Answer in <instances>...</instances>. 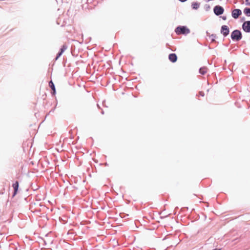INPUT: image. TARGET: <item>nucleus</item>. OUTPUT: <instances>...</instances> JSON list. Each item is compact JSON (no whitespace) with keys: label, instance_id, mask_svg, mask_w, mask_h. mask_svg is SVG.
I'll return each instance as SVG.
<instances>
[{"label":"nucleus","instance_id":"nucleus-1","mask_svg":"<svg viewBox=\"0 0 250 250\" xmlns=\"http://www.w3.org/2000/svg\"><path fill=\"white\" fill-rule=\"evenodd\" d=\"M175 32L178 35L188 34L190 32V30L186 26H178L175 29Z\"/></svg>","mask_w":250,"mask_h":250},{"label":"nucleus","instance_id":"nucleus-2","mask_svg":"<svg viewBox=\"0 0 250 250\" xmlns=\"http://www.w3.org/2000/svg\"><path fill=\"white\" fill-rule=\"evenodd\" d=\"M231 37L233 40L238 41L240 40L242 37L241 32L238 30H235L232 32Z\"/></svg>","mask_w":250,"mask_h":250},{"label":"nucleus","instance_id":"nucleus-3","mask_svg":"<svg viewBox=\"0 0 250 250\" xmlns=\"http://www.w3.org/2000/svg\"><path fill=\"white\" fill-rule=\"evenodd\" d=\"M214 12L216 15H221L224 12V9L220 6H216L214 8Z\"/></svg>","mask_w":250,"mask_h":250},{"label":"nucleus","instance_id":"nucleus-4","mask_svg":"<svg viewBox=\"0 0 250 250\" xmlns=\"http://www.w3.org/2000/svg\"><path fill=\"white\" fill-rule=\"evenodd\" d=\"M243 29L246 32H250V21H246L242 25Z\"/></svg>","mask_w":250,"mask_h":250},{"label":"nucleus","instance_id":"nucleus-5","mask_svg":"<svg viewBox=\"0 0 250 250\" xmlns=\"http://www.w3.org/2000/svg\"><path fill=\"white\" fill-rule=\"evenodd\" d=\"M242 12L240 9H236L232 11V16L234 19H237L241 15Z\"/></svg>","mask_w":250,"mask_h":250},{"label":"nucleus","instance_id":"nucleus-6","mask_svg":"<svg viewBox=\"0 0 250 250\" xmlns=\"http://www.w3.org/2000/svg\"><path fill=\"white\" fill-rule=\"evenodd\" d=\"M229 28L227 25L222 26L221 32L224 36H227L229 34Z\"/></svg>","mask_w":250,"mask_h":250},{"label":"nucleus","instance_id":"nucleus-7","mask_svg":"<svg viewBox=\"0 0 250 250\" xmlns=\"http://www.w3.org/2000/svg\"><path fill=\"white\" fill-rule=\"evenodd\" d=\"M168 59L171 62H175L177 60V57L175 54L171 53L169 55Z\"/></svg>","mask_w":250,"mask_h":250},{"label":"nucleus","instance_id":"nucleus-8","mask_svg":"<svg viewBox=\"0 0 250 250\" xmlns=\"http://www.w3.org/2000/svg\"><path fill=\"white\" fill-rule=\"evenodd\" d=\"M12 186H13V188H14V192L13 196H14L17 194L18 190V188H19V183H18V182L16 181L15 183H14L13 184Z\"/></svg>","mask_w":250,"mask_h":250},{"label":"nucleus","instance_id":"nucleus-9","mask_svg":"<svg viewBox=\"0 0 250 250\" xmlns=\"http://www.w3.org/2000/svg\"><path fill=\"white\" fill-rule=\"evenodd\" d=\"M66 48H67V46L65 44H64L62 46V48L61 49L60 52L58 54L56 58V60H57L61 56V55L62 54V53L66 49Z\"/></svg>","mask_w":250,"mask_h":250},{"label":"nucleus","instance_id":"nucleus-10","mask_svg":"<svg viewBox=\"0 0 250 250\" xmlns=\"http://www.w3.org/2000/svg\"><path fill=\"white\" fill-rule=\"evenodd\" d=\"M207 71L208 68L206 67H201L199 70L200 73L202 75L205 74L207 72Z\"/></svg>","mask_w":250,"mask_h":250},{"label":"nucleus","instance_id":"nucleus-11","mask_svg":"<svg viewBox=\"0 0 250 250\" xmlns=\"http://www.w3.org/2000/svg\"><path fill=\"white\" fill-rule=\"evenodd\" d=\"M200 4L198 2H193L192 3V7L194 9H197L199 7Z\"/></svg>","mask_w":250,"mask_h":250},{"label":"nucleus","instance_id":"nucleus-12","mask_svg":"<svg viewBox=\"0 0 250 250\" xmlns=\"http://www.w3.org/2000/svg\"><path fill=\"white\" fill-rule=\"evenodd\" d=\"M244 13L247 16H250V8H245L244 10Z\"/></svg>","mask_w":250,"mask_h":250},{"label":"nucleus","instance_id":"nucleus-13","mask_svg":"<svg viewBox=\"0 0 250 250\" xmlns=\"http://www.w3.org/2000/svg\"><path fill=\"white\" fill-rule=\"evenodd\" d=\"M49 86L51 87V88L53 90L54 93L55 92V88L54 84L52 81H51L49 83Z\"/></svg>","mask_w":250,"mask_h":250},{"label":"nucleus","instance_id":"nucleus-14","mask_svg":"<svg viewBox=\"0 0 250 250\" xmlns=\"http://www.w3.org/2000/svg\"><path fill=\"white\" fill-rule=\"evenodd\" d=\"M246 4L247 5H250V0H246Z\"/></svg>","mask_w":250,"mask_h":250},{"label":"nucleus","instance_id":"nucleus-15","mask_svg":"<svg viewBox=\"0 0 250 250\" xmlns=\"http://www.w3.org/2000/svg\"><path fill=\"white\" fill-rule=\"evenodd\" d=\"M222 19H223L224 20H226V17H222Z\"/></svg>","mask_w":250,"mask_h":250}]
</instances>
